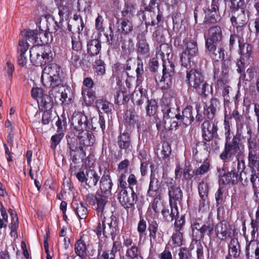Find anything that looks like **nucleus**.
Returning a JSON list of instances; mask_svg holds the SVG:
<instances>
[{
	"mask_svg": "<svg viewBox=\"0 0 259 259\" xmlns=\"http://www.w3.org/2000/svg\"><path fill=\"white\" fill-rule=\"evenodd\" d=\"M86 201L95 206L98 212L100 213L99 223L95 230L98 237L102 236L105 238L115 236L116 232V217L112 213L108 214L104 212L107 202L106 197L99 193L96 195L89 194L86 196Z\"/></svg>",
	"mask_w": 259,
	"mask_h": 259,
	"instance_id": "obj_1",
	"label": "nucleus"
},
{
	"mask_svg": "<svg viewBox=\"0 0 259 259\" xmlns=\"http://www.w3.org/2000/svg\"><path fill=\"white\" fill-rule=\"evenodd\" d=\"M241 134H236L231 142H226L224 150L220 155V158L226 162L227 160H231L234 155L236 154L237 168L239 171H243L245 168L243 145L240 144Z\"/></svg>",
	"mask_w": 259,
	"mask_h": 259,
	"instance_id": "obj_2",
	"label": "nucleus"
},
{
	"mask_svg": "<svg viewBox=\"0 0 259 259\" xmlns=\"http://www.w3.org/2000/svg\"><path fill=\"white\" fill-rule=\"evenodd\" d=\"M45 22L47 29L44 30L41 29V31L38 32L36 30H29L21 32V35L28 39L30 42L32 44H44L48 43L47 37L50 33L56 32L59 28L58 23L52 17L45 18Z\"/></svg>",
	"mask_w": 259,
	"mask_h": 259,
	"instance_id": "obj_3",
	"label": "nucleus"
},
{
	"mask_svg": "<svg viewBox=\"0 0 259 259\" xmlns=\"http://www.w3.org/2000/svg\"><path fill=\"white\" fill-rule=\"evenodd\" d=\"M222 36L221 28L216 26L210 28L208 37L205 40L206 47L213 53L214 59L217 61H222L225 58L224 46L221 41Z\"/></svg>",
	"mask_w": 259,
	"mask_h": 259,
	"instance_id": "obj_4",
	"label": "nucleus"
},
{
	"mask_svg": "<svg viewBox=\"0 0 259 259\" xmlns=\"http://www.w3.org/2000/svg\"><path fill=\"white\" fill-rule=\"evenodd\" d=\"M61 69L55 63L46 66L42 70L41 80L44 86L47 88L59 87L61 84L60 74Z\"/></svg>",
	"mask_w": 259,
	"mask_h": 259,
	"instance_id": "obj_5",
	"label": "nucleus"
},
{
	"mask_svg": "<svg viewBox=\"0 0 259 259\" xmlns=\"http://www.w3.org/2000/svg\"><path fill=\"white\" fill-rule=\"evenodd\" d=\"M30 50V60L35 66H41L51 62L53 53L51 47L49 45L37 44Z\"/></svg>",
	"mask_w": 259,
	"mask_h": 259,
	"instance_id": "obj_6",
	"label": "nucleus"
},
{
	"mask_svg": "<svg viewBox=\"0 0 259 259\" xmlns=\"http://www.w3.org/2000/svg\"><path fill=\"white\" fill-rule=\"evenodd\" d=\"M232 4L236 8L231 18L232 24L236 28L242 27L246 24L248 20L247 12L241 8L243 5V2L241 0H232Z\"/></svg>",
	"mask_w": 259,
	"mask_h": 259,
	"instance_id": "obj_7",
	"label": "nucleus"
},
{
	"mask_svg": "<svg viewBox=\"0 0 259 259\" xmlns=\"http://www.w3.org/2000/svg\"><path fill=\"white\" fill-rule=\"evenodd\" d=\"M198 49L197 42L192 40L185 43V48L181 57L182 65L186 68L194 64V58L197 55Z\"/></svg>",
	"mask_w": 259,
	"mask_h": 259,
	"instance_id": "obj_8",
	"label": "nucleus"
},
{
	"mask_svg": "<svg viewBox=\"0 0 259 259\" xmlns=\"http://www.w3.org/2000/svg\"><path fill=\"white\" fill-rule=\"evenodd\" d=\"M174 69L175 65L172 62L168 61L163 62L162 76H155V81L161 89H166L171 85Z\"/></svg>",
	"mask_w": 259,
	"mask_h": 259,
	"instance_id": "obj_9",
	"label": "nucleus"
},
{
	"mask_svg": "<svg viewBox=\"0 0 259 259\" xmlns=\"http://www.w3.org/2000/svg\"><path fill=\"white\" fill-rule=\"evenodd\" d=\"M248 164L252 170L259 169V149L257 143L253 141L248 142Z\"/></svg>",
	"mask_w": 259,
	"mask_h": 259,
	"instance_id": "obj_10",
	"label": "nucleus"
},
{
	"mask_svg": "<svg viewBox=\"0 0 259 259\" xmlns=\"http://www.w3.org/2000/svg\"><path fill=\"white\" fill-rule=\"evenodd\" d=\"M243 171H239L237 168V163H233V170L231 172L224 174L219 177V183L220 184H234L239 180H242L241 178L242 173Z\"/></svg>",
	"mask_w": 259,
	"mask_h": 259,
	"instance_id": "obj_11",
	"label": "nucleus"
},
{
	"mask_svg": "<svg viewBox=\"0 0 259 259\" xmlns=\"http://www.w3.org/2000/svg\"><path fill=\"white\" fill-rule=\"evenodd\" d=\"M71 124L74 134L81 132L88 127L87 117L80 112H75L71 117Z\"/></svg>",
	"mask_w": 259,
	"mask_h": 259,
	"instance_id": "obj_12",
	"label": "nucleus"
},
{
	"mask_svg": "<svg viewBox=\"0 0 259 259\" xmlns=\"http://www.w3.org/2000/svg\"><path fill=\"white\" fill-rule=\"evenodd\" d=\"M203 11L205 13L204 23L205 24H214L220 20L221 16L218 4L211 3L210 7L206 9H203Z\"/></svg>",
	"mask_w": 259,
	"mask_h": 259,
	"instance_id": "obj_13",
	"label": "nucleus"
},
{
	"mask_svg": "<svg viewBox=\"0 0 259 259\" xmlns=\"http://www.w3.org/2000/svg\"><path fill=\"white\" fill-rule=\"evenodd\" d=\"M148 230L149 232V240L151 244L160 243L163 240V234L161 231L158 230V224L156 221H148Z\"/></svg>",
	"mask_w": 259,
	"mask_h": 259,
	"instance_id": "obj_14",
	"label": "nucleus"
},
{
	"mask_svg": "<svg viewBox=\"0 0 259 259\" xmlns=\"http://www.w3.org/2000/svg\"><path fill=\"white\" fill-rule=\"evenodd\" d=\"M137 195L134 191H131L129 194L126 190H121L118 197L121 204L126 207L133 206L137 202Z\"/></svg>",
	"mask_w": 259,
	"mask_h": 259,
	"instance_id": "obj_15",
	"label": "nucleus"
},
{
	"mask_svg": "<svg viewBox=\"0 0 259 259\" xmlns=\"http://www.w3.org/2000/svg\"><path fill=\"white\" fill-rule=\"evenodd\" d=\"M22 38H20L18 46V62L20 65L24 66L26 65L27 62V59L25 56V53L29 48V45L25 37L21 35Z\"/></svg>",
	"mask_w": 259,
	"mask_h": 259,
	"instance_id": "obj_16",
	"label": "nucleus"
},
{
	"mask_svg": "<svg viewBox=\"0 0 259 259\" xmlns=\"http://www.w3.org/2000/svg\"><path fill=\"white\" fill-rule=\"evenodd\" d=\"M75 135L77 137L80 146H92L95 142V138L93 133L86 129L78 133H75Z\"/></svg>",
	"mask_w": 259,
	"mask_h": 259,
	"instance_id": "obj_17",
	"label": "nucleus"
},
{
	"mask_svg": "<svg viewBox=\"0 0 259 259\" xmlns=\"http://www.w3.org/2000/svg\"><path fill=\"white\" fill-rule=\"evenodd\" d=\"M202 136L206 141H211L217 134L218 127L214 123L205 120L202 124Z\"/></svg>",
	"mask_w": 259,
	"mask_h": 259,
	"instance_id": "obj_18",
	"label": "nucleus"
},
{
	"mask_svg": "<svg viewBox=\"0 0 259 259\" xmlns=\"http://www.w3.org/2000/svg\"><path fill=\"white\" fill-rule=\"evenodd\" d=\"M160 183L156 177L154 172H152L150 175V181L149 188L147 191V195L151 197L161 195Z\"/></svg>",
	"mask_w": 259,
	"mask_h": 259,
	"instance_id": "obj_19",
	"label": "nucleus"
},
{
	"mask_svg": "<svg viewBox=\"0 0 259 259\" xmlns=\"http://www.w3.org/2000/svg\"><path fill=\"white\" fill-rule=\"evenodd\" d=\"M187 79L189 85L194 88H198L203 82V77L198 70L192 69L187 73Z\"/></svg>",
	"mask_w": 259,
	"mask_h": 259,
	"instance_id": "obj_20",
	"label": "nucleus"
},
{
	"mask_svg": "<svg viewBox=\"0 0 259 259\" xmlns=\"http://www.w3.org/2000/svg\"><path fill=\"white\" fill-rule=\"evenodd\" d=\"M168 195L170 206H178L182 200L183 193L179 187L172 185L169 187Z\"/></svg>",
	"mask_w": 259,
	"mask_h": 259,
	"instance_id": "obj_21",
	"label": "nucleus"
},
{
	"mask_svg": "<svg viewBox=\"0 0 259 259\" xmlns=\"http://www.w3.org/2000/svg\"><path fill=\"white\" fill-rule=\"evenodd\" d=\"M231 227L226 221L218 223L215 228L217 236L221 240H224L229 237L231 234Z\"/></svg>",
	"mask_w": 259,
	"mask_h": 259,
	"instance_id": "obj_22",
	"label": "nucleus"
},
{
	"mask_svg": "<svg viewBox=\"0 0 259 259\" xmlns=\"http://www.w3.org/2000/svg\"><path fill=\"white\" fill-rule=\"evenodd\" d=\"M247 259H259V241L251 240L246 246Z\"/></svg>",
	"mask_w": 259,
	"mask_h": 259,
	"instance_id": "obj_23",
	"label": "nucleus"
},
{
	"mask_svg": "<svg viewBox=\"0 0 259 259\" xmlns=\"http://www.w3.org/2000/svg\"><path fill=\"white\" fill-rule=\"evenodd\" d=\"M176 118L180 120V124L185 125L190 124L194 120V117L192 115V107L187 106L182 111V114L176 115Z\"/></svg>",
	"mask_w": 259,
	"mask_h": 259,
	"instance_id": "obj_24",
	"label": "nucleus"
},
{
	"mask_svg": "<svg viewBox=\"0 0 259 259\" xmlns=\"http://www.w3.org/2000/svg\"><path fill=\"white\" fill-rule=\"evenodd\" d=\"M117 144L119 147L125 151L126 153L132 151V146L130 140V135L127 132L121 134L118 137Z\"/></svg>",
	"mask_w": 259,
	"mask_h": 259,
	"instance_id": "obj_25",
	"label": "nucleus"
},
{
	"mask_svg": "<svg viewBox=\"0 0 259 259\" xmlns=\"http://www.w3.org/2000/svg\"><path fill=\"white\" fill-rule=\"evenodd\" d=\"M174 104H176V99L175 97H170L169 99V102L167 104V108L163 110V121L161 125L165 124V123H169L171 120L176 117L175 113L172 111V108L169 106H172Z\"/></svg>",
	"mask_w": 259,
	"mask_h": 259,
	"instance_id": "obj_26",
	"label": "nucleus"
},
{
	"mask_svg": "<svg viewBox=\"0 0 259 259\" xmlns=\"http://www.w3.org/2000/svg\"><path fill=\"white\" fill-rule=\"evenodd\" d=\"M143 18L146 26H154L161 21V16L156 15L154 12L148 11L145 13Z\"/></svg>",
	"mask_w": 259,
	"mask_h": 259,
	"instance_id": "obj_27",
	"label": "nucleus"
},
{
	"mask_svg": "<svg viewBox=\"0 0 259 259\" xmlns=\"http://www.w3.org/2000/svg\"><path fill=\"white\" fill-rule=\"evenodd\" d=\"M250 181L254 189L255 199L259 202V169L252 170Z\"/></svg>",
	"mask_w": 259,
	"mask_h": 259,
	"instance_id": "obj_28",
	"label": "nucleus"
},
{
	"mask_svg": "<svg viewBox=\"0 0 259 259\" xmlns=\"http://www.w3.org/2000/svg\"><path fill=\"white\" fill-rule=\"evenodd\" d=\"M146 91L143 89H139L135 91L132 94V101L134 104L140 106L147 100L145 95Z\"/></svg>",
	"mask_w": 259,
	"mask_h": 259,
	"instance_id": "obj_29",
	"label": "nucleus"
},
{
	"mask_svg": "<svg viewBox=\"0 0 259 259\" xmlns=\"http://www.w3.org/2000/svg\"><path fill=\"white\" fill-rule=\"evenodd\" d=\"M81 95L83 101L87 106L91 105L96 99V93L90 89L82 88Z\"/></svg>",
	"mask_w": 259,
	"mask_h": 259,
	"instance_id": "obj_30",
	"label": "nucleus"
},
{
	"mask_svg": "<svg viewBox=\"0 0 259 259\" xmlns=\"http://www.w3.org/2000/svg\"><path fill=\"white\" fill-rule=\"evenodd\" d=\"M219 104V103L216 99H212L208 105H206L204 114L207 115L208 119H211L214 117L217 107Z\"/></svg>",
	"mask_w": 259,
	"mask_h": 259,
	"instance_id": "obj_31",
	"label": "nucleus"
},
{
	"mask_svg": "<svg viewBox=\"0 0 259 259\" xmlns=\"http://www.w3.org/2000/svg\"><path fill=\"white\" fill-rule=\"evenodd\" d=\"M100 178V176L93 169H89L87 171L86 185L89 187L96 186Z\"/></svg>",
	"mask_w": 259,
	"mask_h": 259,
	"instance_id": "obj_32",
	"label": "nucleus"
},
{
	"mask_svg": "<svg viewBox=\"0 0 259 259\" xmlns=\"http://www.w3.org/2000/svg\"><path fill=\"white\" fill-rule=\"evenodd\" d=\"M119 30L122 34L127 35L133 30V25L132 20L128 19H120Z\"/></svg>",
	"mask_w": 259,
	"mask_h": 259,
	"instance_id": "obj_33",
	"label": "nucleus"
},
{
	"mask_svg": "<svg viewBox=\"0 0 259 259\" xmlns=\"http://www.w3.org/2000/svg\"><path fill=\"white\" fill-rule=\"evenodd\" d=\"M171 211L169 212L168 209L163 208L161 210V214L164 219L167 221H172L179 214L178 206H170Z\"/></svg>",
	"mask_w": 259,
	"mask_h": 259,
	"instance_id": "obj_34",
	"label": "nucleus"
},
{
	"mask_svg": "<svg viewBox=\"0 0 259 259\" xmlns=\"http://www.w3.org/2000/svg\"><path fill=\"white\" fill-rule=\"evenodd\" d=\"M37 103L39 107L44 108L47 110L50 109L52 108L53 104L52 97L44 92L40 98H39L38 99Z\"/></svg>",
	"mask_w": 259,
	"mask_h": 259,
	"instance_id": "obj_35",
	"label": "nucleus"
},
{
	"mask_svg": "<svg viewBox=\"0 0 259 259\" xmlns=\"http://www.w3.org/2000/svg\"><path fill=\"white\" fill-rule=\"evenodd\" d=\"M112 183L108 175H104L100 181V189L102 193L108 194L110 193Z\"/></svg>",
	"mask_w": 259,
	"mask_h": 259,
	"instance_id": "obj_36",
	"label": "nucleus"
},
{
	"mask_svg": "<svg viewBox=\"0 0 259 259\" xmlns=\"http://www.w3.org/2000/svg\"><path fill=\"white\" fill-rule=\"evenodd\" d=\"M75 213L80 219H84L88 215V210L85 206L81 202H74L72 204Z\"/></svg>",
	"mask_w": 259,
	"mask_h": 259,
	"instance_id": "obj_37",
	"label": "nucleus"
},
{
	"mask_svg": "<svg viewBox=\"0 0 259 259\" xmlns=\"http://www.w3.org/2000/svg\"><path fill=\"white\" fill-rule=\"evenodd\" d=\"M101 49V44L97 39H93L88 44V51L93 56L97 55Z\"/></svg>",
	"mask_w": 259,
	"mask_h": 259,
	"instance_id": "obj_38",
	"label": "nucleus"
},
{
	"mask_svg": "<svg viewBox=\"0 0 259 259\" xmlns=\"http://www.w3.org/2000/svg\"><path fill=\"white\" fill-rule=\"evenodd\" d=\"M229 253L231 256L234 257L239 256L240 253V248L238 240L236 238H232L229 244Z\"/></svg>",
	"mask_w": 259,
	"mask_h": 259,
	"instance_id": "obj_39",
	"label": "nucleus"
},
{
	"mask_svg": "<svg viewBox=\"0 0 259 259\" xmlns=\"http://www.w3.org/2000/svg\"><path fill=\"white\" fill-rule=\"evenodd\" d=\"M214 229V224L211 220H208L205 224L202 225V229L199 233L198 237L199 239H202L204 236L205 234H207L208 236H210Z\"/></svg>",
	"mask_w": 259,
	"mask_h": 259,
	"instance_id": "obj_40",
	"label": "nucleus"
},
{
	"mask_svg": "<svg viewBox=\"0 0 259 259\" xmlns=\"http://www.w3.org/2000/svg\"><path fill=\"white\" fill-rule=\"evenodd\" d=\"M75 251L76 254L82 258L85 256L87 255V246L83 241L80 239L76 242Z\"/></svg>",
	"mask_w": 259,
	"mask_h": 259,
	"instance_id": "obj_41",
	"label": "nucleus"
},
{
	"mask_svg": "<svg viewBox=\"0 0 259 259\" xmlns=\"http://www.w3.org/2000/svg\"><path fill=\"white\" fill-rule=\"evenodd\" d=\"M110 104L108 101L105 99H99L96 102V106L99 112L102 110L105 113H108L111 110Z\"/></svg>",
	"mask_w": 259,
	"mask_h": 259,
	"instance_id": "obj_42",
	"label": "nucleus"
},
{
	"mask_svg": "<svg viewBox=\"0 0 259 259\" xmlns=\"http://www.w3.org/2000/svg\"><path fill=\"white\" fill-rule=\"evenodd\" d=\"M192 234L196 239H198L199 233L201 231V221L200 219H193L191 221Z\"/></svg>",
	"mask_w": 259,
	"mask_h": 259,
	"instance_id": "obj_43",
	"label": "nucleus"
},
{
	"mask_svg": "<svg viewBox=\"0 0 259 259\" xmlns=\"http://www.w3.org/2000/svg\"><path fill=\"white\" fill-rule=\"evenodd\" d=\"M154 199L149 207L150 211L152 209L155 213H159L163 207V203L161 201V196L154 197Z\"/></svg>",
	"mask_w": 259,
	"mask_h": 259,
	"instance_id": "obj_44",
	"label": "nucleus"
},
{
	"mask_svg": "<svg viewBox=\"0 0 259 259\" xmlns=\"http://www.w3.org/2000/svg\"><path fill=\"white\" fill-rule=\"evenodd\" d=\"M134 13V8L131 5H125L121 11V19H128L132 20Z\"/></svg>",
	"mask_w": 259,
	"mask_h": 259,
	"instance_id": "obj_45",
	"label": "nucleus"
},
{
	"mask_svg": "<svg viewBox=\"0 0 259 259\" xmlns=\"http://www.w3.org/2000/svg\"><path fill=\"white\" fill-rule=\"evenodd\" d=\"M147 114L149 116L154 115L157 109V103L155 100H147V105L146 108Z\"/></svg>",
	"mask_w": 259,
	"mask_h": 259,
	"instance_id": "obj_46",
	"label": "nucleus"
},
{
	"mask_svg": "<svg viewBox=\"0 0 259 259\" xmlns=\"http://www.w3.org/2000/svg\"><path fill=\"white\" fill-rule=\"evenodd\" d=\"M179 125H181L180 124V120L178 122L174 120V118L171 120L169 123H165V124L162 125L161 126L160 123H157L156 126L157 129L158 130H161L163 131L164 130H173L174 128H176Z\"/></svg>",
	"mask_w": 259,
	"mask_h": 259,
	"instance_id": "obj_47",
	"label": "nucleus"
},
{
	"mask_svg": "<svg viewBox=\"0 0 259 259\" xmlns=\"http://www.w3.org/2000/svg\"><path fill=\"white\" fill-rule=\"evenodd\" d=\"M64 134L63 132H57L53 135L51 139V147L53 149H55L58 145H59L64 137Z\"/></svg>",
	"mask_w": 259,
	"mask_h": 259,
	"instance_id": "obj_48",
	"label": "nucleus"
},
{
	"mask_svg": "<svg viewBox=\"0 0 259 259\" xmlns=\"http://www.w3.org/2000/svg\"><path fill=\"white\" fill-rule=\"evenodd\" d=\"M241 54L242 56L247 58H249L252 54V47L248 44L245 43L242 45H239Z\"/></svg>",
	"mask_w": 259,
	"mask_h": 259,
	"instance_id": "obj_49",
	"label": "nucleus"
},
{
	"mask_svg": "<svg viewBox=\"0 0 259 259\" xmlns=\"http://www.w3.org/2000/svg\"><path fill=\"white\" fill-rule=\"evenodd\" d=\"M198 192L201 199H205L207 197L208 193V184L204 182L200 183L198 185Z\"/></svg>",
	"mask_w": 259,
	"mask_h": 259,
	"instance_id": "obj_50",
	"label": "nucleus"
},
{
	"mask_svg": "<svg viewBox=\"0 0 259 259\" xmlns=\"http://www.w3.org/2000/svg\"><path fill=\"white\" fill-rule=\"evenodd\" d=\"M95 69L98 75H103L105 73V64L101 59L96 60L95 62Z\"/></svg>",
	"mask_w": 259,
	"mask_h": 259,
	"instance_id": "obj_51",
	"label": "nucleus"
},
{
	"mask_svg": "<svg viewBox=\"0 0 259 259\" xmlns=\"http://www.w3.org/2000/svg\"><path fill=\"white\" fill-rule=\"evenodd\" d=\"M138 116L136 113L132 110H127L125 114V120L126 123L134 124L136 123Z\"/></svg>",
	"mask_w": 259,
	"mask_h": 259,
	"instance_id": "obj_52",
	"label": "nucleus"
},
{
	"mask_svg": "<svg viewBox=\"0 0 259 259\" xmlns=\"http://www.w3.org/2000/svg\"><path fill=\"white\" fill-rule=\"evenodd\" d=\"M125 253L131 258L138 257L140 254V250L136 244H133L127 248Z\"/></svg>",
	"mask_w": 259,
	"mask_h": 259,
	"instance_id": "obj_53",
	"label": "nucleus"
},
{
	"mask_svg": "<svg viewBox=\"0 0 259 259\" xmlns=\"http://www.w3.org/2000/svg\"><path fill=\"white\" fill-rule=\"evenodd\" d=\"M122 239L123 245L127 248L135 244L132 239L131 233L130 232H124L122 235Z\"/></svg>",
	"mask_w": 259,
	"mask_h": 259,
	"instance_id": "obj_54",
	"label": "nucleus"
},
{
	"mask_svg": "<svg viewBox=\"0 0 259 259\" xmlns=\"http://www.w3.org/2000/svg\"><path fill=\"white\" fill-rule=\"evenodd\" d=\"M91 2L89 0H78L77 9L78 11H89L91 8Z\"/></svg>",
	"mask_w": 259,
	"mask_h": 259,
	"instance_id": "obj_55",
	"label": "nucleus"
},
{
	"mask_svg": "<svg viewBox=\"0 0 259 259\" xmlns=\"http://www.w3.org/2000/svg\"><path fill=\"white\" fill-rule=\"evenodd\" d=\"M171 153V149L170 145L167 143H163L161 150V155L163 159H168Z\"/></svg>",
	"mask_w": 259,
	"mask_h": 259,
	"instance_id": "obj_56",
	"label": "nucleus"
},
{
	"mask_svg": "<svg viewBox=\"0 0 259 259\" xmlns=\"http://www.w3.org/2000/svg\"><path fill=\"white\" fill-rule=\"evenodd\" d=\"M115 99L117 102H126L128 100V93L125 91H119L114 95Z\"/></svg>",
	"mask_w": 259,
	"mask_h": 259,
	"instance_id": "obj_57",
	"label": "nucleus"
},
{
	"mask_svg": "<svg viewBox=\"0 0 259 259\" xmlns=\"http://www.w3.org/2000/svg\"><path fill=\"white\" fill-rule=\"evenodd\" d=\"M103 21L104 19L103 17L99 14L95 20V28L97 31L99 33L102 32L104 30L103 26Z\"/></svg>",
	"mask_w": 259,
	"mask_h": 259,
	"instance_id": "obj_58",
	"label": "nucleus"
},
{
	"mask_svg": "<svg viewBox=\"0 0 259 259\" xmlns=\"http://www.w3.org/2000/svg\"><path fill=\"white\" fill-rule=\"evenodd\" d=\"M138 50L142 54L147 55L149 51V46L146 41L141 40L139 42Z\"/></svg>",
	"mask_w": 259,
	"mask_h": 259,
	"instance_id": "obj_59",
	"label": "nucleus"
},
{
	"mask_svg": "<svg viewBox=\"0 0 259 259\" xmlns=\"http://www.w3.org/2000/svg\"><path fill=\"white\" fill-rule=\"evenodd\" d=\"M210 164L208 162H204L195 171L196 175H202L207 172L209 169Z\"/></svg>",
	"mask_w": 259,
	"mask_h": 259,
	"instance_id": "obj_60",
	"label": "nucleus"
},
{
	"mask_svg": "<svg viewBox=\"0 0 259 259\" xmlns=\"http://www.w3.org/2000/svg\"><path fill=\"white\" fill-rule=\"evenodd\" d=\"M173 242L177 246H181L182 244L183 235L180 231H176L172 236Z\"/></svg>",
	"mask_w": 259,
	"mask_h": 259,
	"instance_id": "obj_61",
	"label": "nucleus"
},
{
	"mask_svg": "<svg viewBox=\"0 0 259 259\" xmlns=\"http://www.w3.org/2000/svg\"><path fill=\"white\" fill-rule=\"evenodd\" d=\"M254 75L255 69L252 67H250L247 69L246 74H242L240 77L247 81H251L253 78Z\"/></svg>",
	"mask_w": 259,
	"mask_h": 259,
	"instance_id": "obj_62",
	"label": "nucleus"
},
{
	"mask_svg": "<svg viewBox=\"0 0 259 259\" xmlns=\"http://www.w3.org/2000/svg\"><path fill=\"white\" fill-rule=\"evenodd\" d=\"M115 255L110 253L109 250H103L99 251L98 259H114Z\"/></svg>",
	"mask_w": 259,
	"mask_h": 259,
	"instance_id": "obj_63",
	"label": "nucleus"
},
{
	"mask_svg": "<svg viewBox=\"0 0 259 259\" xmlns=\"http://www.w3.org/2000/svg\"><path fill=\"white\" fill-rule=\"evenodd\" d=\"M61 97L60 100L62 103L69 101L71 100V94L69 90L63 89L61 93Z\"/></svg>",
	"mask_w": 259,
	"mask_h": 259,
	"instance_id": "obj_64",
	"label": "nucleus"
}]
</instances>
